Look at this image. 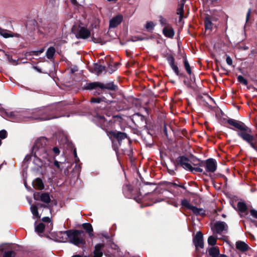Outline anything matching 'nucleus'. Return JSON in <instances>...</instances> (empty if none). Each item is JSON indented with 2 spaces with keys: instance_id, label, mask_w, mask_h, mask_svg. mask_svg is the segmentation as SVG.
Here are the masks:
<instances>
[{
  "instance_id": "f257e3e1",
  "label": "nucleus",
  "mask_w": 257,
  "mask_h": 257,
  "mask_svg": "<svg viewBox=\"0 0 257 257\" xmlns=\"http://www.w3.org/2000/svg\"><path fill=\"white\" fill-rule=\"evenodd\" d=\"M49 112L48 108L41 107L21 112H10L8 115L18 121H28L33 120H46L55 118L51 116Z\"/></svg>"
},
{
  "instance_id": "f03ea898",
  "label": "nucleus",
  "mask_w": 257,
  "mask_h": 257,
  "mask_svg": "<svg viewBox=\"0 0 257 257\" xmlns=\"http://www.w3.org/2000/svg\"><path fill=\"white\" fill-rule=\"evenodd\" d=\"M227 122L230 125L238 130L237 134L250 147L257 151V134L254 135L251 129L242 122L233 119H229Z\"/></svg>"
},
{
  "instance_id": "7ed1b4c3",
  "label": "nucleus",
  "mask_w": 257,
  "mask_h": 257,
  "mask_svg": "<svg viewBox=\"0 0 257 257\" xmlns=\"http://www.w3.org/2000/svg\"><path fill=\"white\" fill-rule=\"evenodd\" d=\"M47 140L45 138L37 140L33 148L35 156L42 162L49 161L53 156L51 154V149L46 146Z\"/></svg>"
},
{
  "instance_id": "20e7f679",
  "label": "nucleus",
  "mask_w": 257,
  "mask_h": 257,
  "mask_svg": "<svg viewBox=\"0 0 257 257\" xmlns=\"http://www.w3.org/2000/svg\"><path fill=\"white\" fill-rule=\"evenodd\" d=\"M83 232L79 230H67L60 232L59 236L62 239V242L69 241L78 246H81L85 243Z\"/></svg>"
},
{
  "instance_id": "39448f33",
  "label": "nucleus",
  "mask_w": 257,
  "mask_h": 257,
  "mask_svg": "<svg viewBox=\"0 0 257 257\" xmlns=\"http://www.w3.org/2000/svg\"><path fill=\"white\" fill-rule=\"evenodd\" d=\"M177 163L186 170L194 172H203V169L200 167H193L189 163L187 158L181 156L177 159Z\"/></svg>"
},
{
  "instance_id": "423d86ee",
  "label": "nucleus",
  "mask_w": 257,
  "mask_h": 257,
  "mask_svg": "<svg viewBox=\"0 0 257 257\" xmlns=\"http://www.w3.org/2000/svg\"><path fill=\"white\" fill-rule=\"evenodd\" d=\"M99 87L102 89H107L109 90H115L117 89V86L114 85L113 82H110L104 84L103 83L94 82L92 83H89L86 84L85 88L86 89H96V88Z\"/></svg>"
},
{
  "instance_id": "0eeeda50",
  "label": "nucleus",
  "mask_w": 257,
  "mask_h": 257,
  "mask_svg": "<svg viewBox=\"0 0 257 257\" xmlns=\"http://www.w3.org/2000/svg\"><path fill=\"white\" fill-rule=\"evenodd\" d=\"M217 165L216 160L210 158L206 160L205 161H202L199 164L198 167H200L201 168L203 167H205L206 173L204 172L203 173L207 174V173L214 172L217 169Z\"/></svg>"
},
{
  "instance_id": "6e6552de",
  "label": "nucleus",
  "mask_w": 257,
  "mask_h": 257,
  "mask_svg": "<svg viewBox=\"0 0 257 257\" xmlns=\"http://www.w3.org/2000/svg\"><path fill=\"white\" fill-rule=\"evenodd\" d=\"M73 32L77 39H86L90 37V31L86 27L78 26L73 29Z\"/></svg>"
},
{
  "instance_id": "1a4fd4ad",
  "label": "nucleus",
  "mask_w": 257,
  "mask_h": 257,
  "mask_svg": "<svg viewBox=\"0 0 257 257\" xmlns=\"http://www.w3.org/2000/svg\"><path fill=\"white\" fill-rule=\"evenodd\" d=\"M123 17L121 15H118L112 18L109 21V28H114L118 26L122 21Z\"/></svg>"
},
{
  "instance_id": "9d476101",
  "label": "nucleus",
  "mask_w": 257,
  "mask_h": 257,
  "mask_svg": "<svg viewBox=\"0 0 257 257\" xmlns=\"http://www.w3.org/2000/svg\"><path fill=\"white\" fill-rule=\"evenodd\" d=\"M194 242L196 248L203 247L204 244L203 240V234L200 231L197 232L195 237L194 239Z\"/></svg>"
},
{
  "instance_id": "9b49d317",
  "label": "nucleus",
  "mask_w": 257,
  "mask_h": 257,
  "mask_svg": "<svg viewBox=\"0 0 257 257\" xmlns=\"http://www.w3.org/2000/svg\"><path fill=\"white\" fill-rule=\"evenodd\" d=\"M108 134L116 138L119 142L121 141L122 140L125 139L127 137L126 134L125 133L117 132L116 131H109L108 132Z\"/></svg>"
},
{
  "instance_id": "f8f14e48",
  "label": "nucleus",
  "mask_w": 257,
  "mask_h": 257,
  "mask_svg": "<svg viewBox=\"0 0 257 257\" xmlns=\"http://www.w3.org/2000/svg\"><path fill=\"white\" fill-rule=\"evenodd\" d=\"M227 225L224 222L218 221L214 224V228L217 233H220L223 231H226Z\"/></svg>"
},
{
  "instance_id": "ddd939ff",
  "label": "nucleus",
  "mask_w": 257,
  "mask_h": 257,
  "mask_svg": "<svg viewBox=\"0 0 257 257\" xmlns=\"http://www.w3.org/2000/svg\"><path fill=\"white\" fill-rule=\"evenodd\" d=\"M163 33L165 37L169 38H173L175 35L174 30L171 25L164 27Z\"/></svg>"
},
{
  "instance_id": "4468645a",
  "label": "nucleus",
  "mask_w": 257,
  "mask_h": 257,
  "mask_svg": "<svg viewBox=\"0 0 257 257\" xmlns=\"http://www.w3.org/2000/svg\"><path fill=\"white\" fill-rule=\"evenodd\" d=\"M167 59L172 70L174 71L177 75H179V69L178 66L175 64L174 58L172 56H169L167 57Z\"/></svg>"
},
{
  "instance_id": "2eb2a0df",
  "label": "nucleus",
  "mask_w": 257,
  "mask_h": 257,
  "mask_svg": "<svg viewBox=\"0 0 257 257\" xmlns=\"http://www.w3.org/2000/svg\"><path fill=\"white\" fill-rule=\"evenodd\" d=\"M104 245L103 243H99L95 246L93 257H101L102 256Z\"/></svg>"
},
{
  "instance_id": "dca6fc26",
  "label": "nucleus",
  "mask_w": 257,
  "mask_h": 257,
  "mask_svg": "<svg viewBox=\"0 0 257 257\" xmlns=\"http://www.w3.org/2000/svg\"><path fill=\"white\" fill-rule=\"evenodd\" d=\"M95 120L99 122L100 126L102 128L105 129V127H106V123H107V122L103 116L97 114L95 116Z\"/></svg>"
},
{
  "instance_id": "f3484780",
  "label": "nucleus",
  "mask_w": 257,
  "mask_h": 257,
  "mask_svg": "<svg viewBox=\"0 0 257 257\" xmlns=\"http://www.w3.org/2000/svg\"><path fill=\"white\" fill-rule=\"evenodd\" d=\"M248 247V245L243 241H239L236 243V248L241 251H246Z\"/></svg>"
},
{
  "instance_id": "a211bd4d",
  "label": "nucleus",
  "mask_w": 257,
  "mask_h": 257,
  "mask_svg": "<svg viewBox=\"0 0 257 257\" xmlns=\"http://www.w3.org/2000/svg\"><path fill=\"white\" fill-rule=\"evenodd\" d=\"M33 185L36 189L42 190L44 189V186L42 180L40 178H37L33 181Z\"/></svg>"
},
{
  "instance_id": "6ab92c4d",
  "label": "nucleus",
  "mask_w": 257,
  "mask_h": 257,
  "mask_svg": "<svg viewBox=\"0 0 257 257\" xmlns=\"http://www.w3.org/2000/svg\"><path fill=\"white\" fill-rule=\"evenodd\" d=\"M219 253V250L217 247H211L208 249V253L212 257H217Z\"/></svg>"
},
{
  "instance_id": "aec40b11",
  "label": "nucleus",
  "mask_w": 257,
  "mask_h": 257,
  "mask_svg": "<svg viewBox=\"0 0 257 257\" xmlns=\"http://www.w3.org/2000/svg\"><path fill=\"white\" fill-rule=\"evenodd\" d=\"M191 210L196 215L203 216L205 214V211L203 208H198L194 206Z\"/></svg>"
},
{
  "instance_id": "412c9836",
  "label": "nucleus",
  "mask_w": 257,
  "mask_h": 257,
  "mask_svg": "<svg viewBox=\"0 0 257 257\" xmlns=\"http://www.w3.org/2000/svg\"><path fill=\"white\" fill-rule=\"evenodd\" d=\"M40 200L47 204L49 203L51 201L49 194L47 193H41L40 196Z\"/></svg>"
},
{
  "instance_id": "4be33fe9",
  "label": "nucleus",
  "mask_w": 257,
  "mask_h": 257,
  "mask_svg": "<svg viewBox=\"0 0 257 257\" xmlns=\"http://www.w3.org/2000/svg\"><path fill=\"white\" fill-rule=\"evenodd\" d=\"M82 226L90 236L93 235V228L92 225L90 223H84L83 224Z\"/></svg>"
},
{
  "instance_id": "5701e85b",
  "label": "nucleus",
  "mask_w": 257,
  "mask_h": 257,
  "mask_svg": "<svg viewBox=\"0 0 257 257\" xmlns=\"http://www.w3.org/2000/svg\"><path fill=\"white\" fill-rule=\"evenodd\" d=\"M55 53V49L53 47H49L46 52V57L50 59H52Z\"/></svg>"
},
{
  "instance_id": "b1692460",
  "label": "nucleus",
  "mask_w": 257,
  "mask_h": 257,
  "mask_svg": "<svg viewBox=\"0 0 257 257\" xmlns=\"http://www.w3.org/2000/svg\"><path fill=\"white\" fill-rule=\"evenodd\" d=\"M38 207L36 205H32L31 207V212L33 215V216L35 218H40V216L39 215V212H38Z\"/></svg>"
},
{
  "instance_id": "393cba45",
  "label": "nucleus",
  "mask_w": 257,
  "mask_h": 257,
  "mask_svg": "<svg viewBox=\"0 0 257 257\" xmlns=\"http://www.w3.org/2000/svg\"><path fill=\"white\" fill-rule=\"evenodd\" d=\"M42 220L44 222H47L48 223V231H50L52 229L53 227V223L51 220V219L49 217H43L42 219Z\"/></svg>"
},
{
  "instance_id": "a878e982",
  "label": "nucleus",
  "mask_w": 257,
  "mask_h": 257,
  "mask_svg": "<svg viewBox=\"0 0 257 257\" xmlns=\"http://www.w3.org/2000/svg\"><path fill=\"white\" fill-rule=\"evenodd\" d=\"M184 13V4L182 3L179 5V8L177 10V14L180 16V20L183 18Z\"/></svg>"
},
{
  "instance_id": "bb28decb",
  "label": "nucleus",
  "mask_w": 257,
  "mask_h": 257,
  "mask_svg": "<svg viewBox=\"0 0 257 257\" xmlns=\"http://www.w3.org/2000/svg\"><path fill=\"white\" fill-rule=\"evenodd\" d=\"M237 208L239 211L244 212L247 209V207L245 203L239 202L237 205Z\"/></svg>"
},
{
  "instance_id": "cd10ccee",
  "label": "nucleus",
  "mask_w": 257,
  "mask_h": 257,
  "mask_svg": "<svg viewBox=\"0 0 257 257\" xmlns=\"http://www.w3.org/2000/svg\"><path fill=\"white\" fill-rule=\"evenodd\" d=\"M45 229V225L43 223H40L35 227V231L38 233H42Z\"/></svg>"
},
{
  "instance_id": "c85d7f7f",
  "label": "nucleus",
  "mask_w": 257,
  "mask_h": 257,
  "mask_svg": "<svg viewBox=\"0 0 257 257\" xmlns=\"http://www.w3.org/2000/svg\"><path fill=\"white\" fill-rule=\"evenodd\" d=\"M181 205L184 207H186L187 209H189L190 210H191L192 208V207H193V205H192L190 202L186 199H184L182 200L181 201Z\"/></svg>"
},
{
  "instance_id": "c756f323",
  "label": "nucleus",
  "mask_w": 257,
  "mask_h": 257,
  "mask_svg": "<svg viewBox=\"0 0 257 257\" xmlns=\"http://www.w3.org/2000/svg\"><path fill=\"white\" fill-rule=\"evenodd\" d=\"M184 67L185 68V69H186L187 72L189 75H191V67L190 66L189 62H188V61H187V60L186 59H184Z\"/></svg>"
},
{
  "instance_id": "7c9ffc66",
  "label": "nucleus",
  "mask_w": 257,
  "mask_h": 257,
  "mask_svg": "<svg viewBox=\"0 0 257 257\" xmlns=\"http://www.w3.org/2000/svg\"><path fill=\"white\" fill-rule=\"evenodd\" d=\"M160 23L161 25L164 27H166L167 26H170V25L168 23L167 20L163 18L162 16L160 17Z\"/></svg>"
},
{
  "instance_id": "2f4dec72",
  "label": "nucleus",
  "mask_w": 257,
  "mask_h": 257,
  "mask_svg": "<svg viewBox=\"0 0 257 257\" xmlns=\"http://www.w3.org/2000/svg\"><path fill=\"white\" fill-rule=\"evenodd\" d=\"M0 35L5 38H9L12 37V35L7 32V30H4L0 28Z\"/></svg>"
},
{
  "instance_id": "473e14b6",
  "label": "nucleus",
  "mask_w": 257,
  "mask_h": 257,
  "mask_svg": "<svg viewBox=\"0 0 257 257\" xmlns=\"http://www.w3.org/2000/svg\"><path fill=\"white\" fill-rule=\"evenodd\" d=\"M208 244L211 245H214L216 243V239L213 236H210L208 238Z\"/></svg>"
},
{
  "instance_id": "72a5a7b5",
  "label": "nucleus",
  "mask_w": 257,
  "mask_h": 257,
  "mask_svg": "<svg viewBox=\"0 0 257 257\" xmlns=\"http://www.w3.org/2000/svg\"><path fill=\"white\" fill-rule=\"evenodd\" d=\"M212 23L209 19H206L205 21V26L206 29H211L212 28Z\"/></svg>"
},
{
  "instance_id": "f704fd0d",
  "label": "nucleus",
  "mask_w": 257,
  "mask_h": 257,
  "mask_svg": "<svg viewBox=\"0 0 257 257\" xmlns=\"http://www.w3.org/2000/svg\"><path fill=\"white\" fill-rule=\"evenodd\" d=\"M237 80L240 83L244 85H247V80L241 75H239L237 76Z\"/></svg>"
},
{
  "instance_id": "c9c22d12",
  "label": "nucleus",
  "mask_w": 257,
  "mask_h": 257,
  "mask_svg": "<svg viewBox=\"0 0 257 257\" xmlns=\"http://www.w3.org/2000/svg\"><path fill=\"white\" fill-rule=\"evenodd\" d=\"M15 252L14 251L10 250L6 251L4 253L3 257H15Z\"/></svg>"
},
{
  "instance_id": "e433bc0d",
  "label": "nucleus",
  "mask_w": 257,
  "mask_h": 257,
  "mask_svg": "<svg viewBox=\"0 0 257 257\" xmlns=\"http://www.w3.org/2000/svg\"><path fill=\"white\" fill-rule=\"evenodd\" d=\"M103 101H105L104 97H93L91 99V102L93 103H99Z\"/></svg>"
},
{
  "instance_id": "4c0bfd02",
  "label": "nucleus",
  "mask_w": 257,
  "mask_h": 257,
  "mask_svg": "<svg viewBox=\"0 0 257 257\" xmlns=\"http://www.w3.org/2000/svg\"><path fill=\"white\" fill-rule=\"evenodd\" d=\"M154 27V24L152 22H148L146 25V28L149 30H152Z\"/></svg>"
},
{
  "instance_id": "58836bf2",
  "label": "nucleus",
  "mask_w": 257,
  "mask_h": 257,
  "mask_svg": "<svg viewBox=\"0 0 257 257\" xmlns=\"http://www.w3.org/2000/svg\"><path fill=\"white\" fill-rule=\"evenodd\" d=\"M116 69V65L115 64L114 66L112 65H109L108 66V68L107 69V71L109 73H112L113 71H114Z\"/></svg>"
},
{
  "instance_id": "ea45409f",
  "label": "nucleus",
  "mask_w": 257,
  "mask_h": 257,
  "mask_svg": "<svg viewBox=\"0 0 257 257\" xmlns=\"http://www.w3.org/2000/svg\"><path fill=\"white\" fill-rule=\"evenodd\" d=\"M7 136V132L3 130L0 131V138L2 139H5Z\"/></svg>"
},
{
  "instance_id": "a19ab883",
  "label": "nucleus",
  "mask_w": 257,
  "mask_h": 257,
  "mask_svg": "<svg viewBox=\"0 0 257 257\" xmlns=\"http://www.w3.org/2000/svg\"><path fill=\"white\" fill-rule=\"evenodd\" d=\"M226 62L227 64L229 65H231L232 64V60L231 57L229 56H226Z\"/></svg>"
},
{
  "instance_id": "79ce46f5",
  "label": "nucleus",
  "mask_w": 257,
  "mask_h": 257,
  "mask_svg": "<svg viewBox=\"0 0 257 257\" xmlns=\"http://www.w3.org/2000/svg\"><path fill=\"white\" fill-rule=\"evenodd\" d=\"M251 215L257 218V211L254 209H251L250 211Z\"/></svg>"
},
{
  "instance_id": "37998d69",
  "label": "nucleus",
  "mask_w": 257,
  "mask_h": 257,
  "mask_svg": "<svg viewBox=\"0 0 257 257\" xmlns=\"http://www.w3.org/2000/svg\"><path fill=\"white\" fill-rule=\"evenodd\" d=\"M52 151L54 153H55L56 155H58L60 153V150L58 147H54L52 149Z\"/></svg>"
},
{
  "instance_id": "c03bdc74",
  "label": "nucleus",
  "mask_w": 257,
  "mask_h": 257,
  "mask_svg": "<svg viewBox=\"0 0 257 257\" xmlns=\"http://www.w3.org/2000/svg\"><path fill=\"white\" fill-rule=\"evenodd\" d=\"M61 164V162H58L57 160H55L54 162V166L57 167L58 169L62 170V169L60 168V164Z\"/></svg>"
},
{
  "instance_id": "a18cd8bd",
  "label": "nucleus",
  "mask_w": 257,
  "mask_h": 257,
  "mask_svg": "<svg viewBox=\"0 0 257 257\" xmlns=\"http://www.w3.org/2000/svg\"><path fill=\"white\" fill-rule=\"evenodd\" d=\"M36 205L38 206V209L39 208H41V207H48V206L47 205H44V204H41V203H38Z\"/></svg>"
},
{
  "instance_id": "49530a36",
  "label": "nucleus",
  "mask_w": 257,
  "mask_h": 257,
  "mask_svg": "<svg viewBox=\"0 0 257 257\" xmlns=\"http://www.w3.org/2000/svg\"><path fill=\"white\" fill-rule=\"evenodd\" d=\"M250 13H251V10L249 9L247 12V15H246V21H247L248 20Z\"/></svg>"
},
{
  "instance_id": "de8ad7c7",
  "label": "nucleus",
  "mask_w": 257,
  "mask_h": 257,
  "mask_svg": "<svg viewBox=\"0 0 257 257\" xmlns=\"http://www.w3.org/2000/svg\"><path fill=\"white\" fill-rule=\"evenodd\" d=\"M101 93V90H100V89H98L94 92V94H100Z\"/></svg>"
},
{
  "instance_id": "09e8293b",
  "label": "nucleus",
  "mask_w": 257,
  "mask_h": 257,
  "mask_svg": "<svg viewBox=\"0 0 257 257\" xmlns=\"http://www.w3.org/2000/svg\"><path fill=\"white\" fill-rule=\"evenodd\" d=\"M70 2L73 5H75L77 4L76 0H70Z\"/></svg>"
},
{
  "instance_id": "8fccbe9b",
  "label": "nucleus",
  "mask_w": 257,
  "mask_h": 257,
  "mask_svg": "<svg viewBox=\"0 0 257 257\" xmlns=\"http://www.w3.org/2000/svg\"><path fill=\"white\" fill-rule=\"evenodd\" d=\"M43 51H44V49H43L41 50H40V51H37V52H36V53H37V55H38V54H39V53H42V52H43Z\"/></svg>"
},
{
  "instance_id": "3c124183",
  "label": "nucleus",
  "mask_w": 257,
  "mask_h": 257,
  "mask_svg": "<svg viewBox=\"0 0 257 257\" xmlns=\"http://www.w3.org/2000/svg\"><path fill=\"white\" fill-rule=\"evenodd\" d=\"M218 257H227V256L226 255H224V254H221Z\"/></svg>"
},
{
  "instance_id": "603ef678",
  "label": "nucleus",
  "mask_w": 257,
  "mask_h": 257,
  "mask_svg": "<svg viewBox=\"0 0 257 257\" xmlns=\"http://www.w3.org/2000/svg\"><path fill=\"white\" fill-rule=\"evenodd\" d=\"M74 155H75V156L76 157V153L75 150L74 151Z\"/></svg>"
},
{
  "instance_id": "864d4df0",
  "label": "nucleus",
  "mask_w": 257,
  "mask_h": 257,
  "mask_svg": "<svg viewBox=\"0 0 257 257\" xmlns=\"http://www.w3.org/2000/svg\"><path fill=\"white\" fill-rule=\"evenodd\" d=\"M222 216H223V217H225L226 216H225V215H224V214H222Z\"/></svg>"
},
{
  "instance_id": "5fc2aeb1",
  "label": "nucleus",
  "mask_w": 257,
  "mask_h": 257,
  "mask_svg": "<svg viewBox=\"0 0 257 257\" xmlns=\"http://www.w3.org/2000/svg\"><path fill=\"white\" fill-rule=\"evenodd\" d=\"M2 144V141H1V140L0 139V146Z\"/></svg>"
},
{
  "instance_id": "6e6d98bb",
  "label": "nucleus",
  "mask_w": 257,
  "mask_h": 257,
  "mask_svg": "<svg viewBox=\"0 0 257 257\" xmlns=\"http://www.w3.org/2000/svg\"><path fill=\"white\" fill-rule=\"evenodd\" d=\"M34 198H35V199H36V197L35 196H34Z\"/></svg>"
},
{
  "instance_id": "4d7b16f0",
  "label": "nucleus",
  "mask_w": 257,
  "mask_h": 257,
  "mask_svg": "<svg viewBox=\"0 0 257 257\" xmlns=\"http://www.w3.org/2000/svg\"><path fill=\"white\" fill-rule=\"evenodd\" d=\"M257 152V151H256Z\"/></svg>"
}]
</instances>
